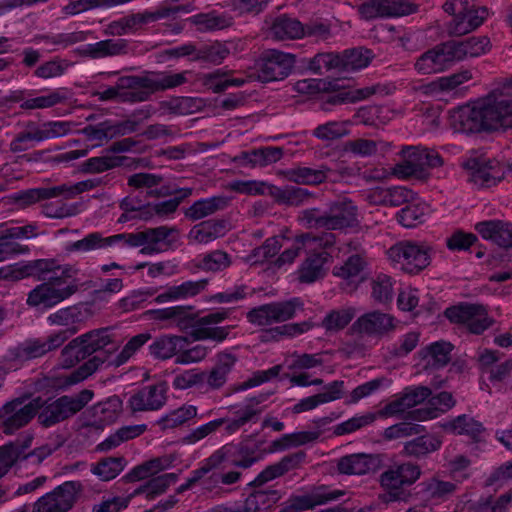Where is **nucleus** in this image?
<instances>
[{"label":"nucleus","instance_id":"obj_62","mask_svg":"<svg viewBox=\"0 0 512 512\" xmlns=\"http://www.w3.org/2000/svg\"><path fill=\"white\" fill-rule=\"evenodd\" d=\"M112 246V236L103 237L99 232L86 235L83 239L71 243L67 250L78 252H90Z\"/></svg>","mask_w":512,"mask_h":512},{"label":"nucleus","instance_id":"obj_31","mask_svg":"<svg viewBox=\"0 0 512 512\" xmlns=\"http://www.w3.org/2000/svg\"><path fill=\"white\" fill-rule=\"evenodd\" d=\"M332 172L331 168L321 165L317 169L299 166L287 169L281 173L286 180L298 185H320L327 181Z\"/></svg>","mask_w":512,"mask_h":512},{"label":"nucleus","instance_id":"obj_57","mask_svg":"<svg viewBox=\"0 0 512 512\" xmlns=\"http://www.w3.org/2000/svg\"><path fill=\"white\" fill-rule=\"evenodd\" d=\"M280 499L277 490H258L251 493L244 502L245 512H257L266 510Z\"/></svg>","mask_w":512,"mask_h":512},{"label":"nucleus","instance_id":"obj_34","mask_svg":"<svg viewBox=\"0 0 512 512\" xmlns=\"http://www.w3.org/2000/svg\"><path fill=\"white\" fill-rule=\"evenodd\" d=\"M50 325L64 327L62 331L73 336L80 331L84 322L82 309L76 305L58 309L47 317Z\"/></svg>","mask_w":512,"mask_h":512},{"label":"nucleus","instance_id":"obj_15","mask_svg":"<svg viewBox=\"0 0 512 512\" xmlns=\"http://www.w3.org/2000/svg\"><path fill=\"white\" fill-rule=\"evenodd\" d=\"M383 466L380 454L353 453L340 457L336 462L338 474L362 476L376 473Z\"/></svg>","mask_w":512,"mask_h":512},{"label":"nucleus","instance_id":"obj_19","mask_svg":"<svg viewBox=\"0 0 512 512\" xmlns=\"http://www.w3.org/2000/svg\"><path fill=\"white\" fill-rule=\"evenodd\" d=\"M167 386L160 382L148 385L133 394L129 401L132 412L155 411L162 408L167 400Z\"/></svg>","mask_w":512,"mask_h":512},{"label":"nucleus","instance_id":"obj_29","mask_svg":"<svg viewBox=\"0 0 512 512\" xmlns=\"http://www.w3.org/2000/svg\"><path fill=\"white\" fill-rule=\"evenodd\" d=\"M454 62L468 57H478L490 50V39L486 36L470 37L463 41H447Z\"/></svg>","mask_w":512,"mask_h":512},{"label":"nucleus","instance_id":"obj_32","mask_svg":"<svg viewBox=\"0 0 512 512\" xmlns=\"http://www.w3.org/2000/svg\"><path fill=\"white\" fill-rule=\"evenodd\" d=\"M236 361L237 358L232 353H218L214 366L208 373L205 372L204 382L212 390L222 388L227 382L228 375L232 371Z\"/></svg>","mask_w":512,"mask_h":512},{"label":"nucleus","instance_id":"obj_64","mask_svg":"<svg viewBox=\"0 0 512 512\" xmlns=\"http://www.w3.org/2000/svg\"><path fill=\"white\" fill-rule=\"evenodd\" d=\"M357 311L354 307H346L333 310L322 320V326L327 331H339L344 329L355 317Z\"/></svg>","mask_w":512,"mask_h":512},{"label":"nucleus","instance_id":"obj_14","mask_svg":"<svg viewBox=\"0 0 512 512\" xmlns=\"http://www.w3.org/2000/svg\"><path fill=\"white\" fill-rule=\"evenodd\" d=\"M344 495V490H331L326 485H319L313 487L307 494L291 496L281 512H302L312 510L317 506L336 501Z\"/></svg>","mask_w":512,"mask_h":512},{"label":"nucleus","instance_id":"obj_47","mask_svg":"<svg viewBox=\"0 0 512 512\" xmlns=\"http://www.w3.org/2000/svg\"><path fill=\"white\" fill-rule=\"evenodd\" d=\"M444 429L457 435H465L475 442L481 441L485 431L483 424L466 414L455 417L444 425Z\"/></svg>","mask_w":512,"mask_h":512},{"label":"nucleus","instance_id":"obj_60","mask_svg":"<svg viewBox=\"0 0 512 512\" xmlns=\"http://www.w3.org/2000/svg\"><path fill=\"white\" fill-rule=\"evenodd\" d=\"M29 276L36 278L38 281H49L50 276H58L57 272L62 274L61 266L54 259H38L26 263Z\"/></svg>","mask_w":512,"mask_h":512},{"label":"nucleus","instance_id":"obj_17","mask_svg":"<svg viewBox=\"0 0 512 512\" xmlns=\"http://www.w3.org/2000/svg\"><path fill=\"white\" fill-rule=\"evenodd\" d=\"M326 212L328 231H342L359 226L357 206L349 198L330 202Z\"/></svg>","mask_w":512,"mask_h":512},{"label":"nucleus","instance_id":"obj_9","mask_svg":"<svg viewBox=\"0 0 512 512\" xmlns=\"http://www.w3.org/2000/svg\"><path fill=\"white\" fill-rule=\"evenodd\" d=\"M296 63V56L277 49L261 53L256 61L258 79L262 82L281 81L287 78Z\"/></svg>","mask_w":512,"mask_h":512},{"label":"nucleus","instance_id":"obj_55","mask_svg":"<svg viewBox=\"0 0 512 512\" xmlns=\"http://www.w3.org/2000/svg\"><path fill=\"white\" fill-rule=\"evenodd\" d=\"M429 212V206L422 201H410L407 205L402 208L397 218L401 225L404 227H414L424 221L425 216Z\"/></svg>","mask_w":512,"mask_h":512},{"label":"nucleus","instance_id":"obj_50","mask_svg":"<svg viewBox=\"0 0 512 512\" xmlns=\"http://www.w3.org/2000/svg\"><path fill=\"white\" fill-rule=\"evenodd\" d=\"M273 197L279 204L288 206H302L315 199V194L308 189L294 186L277 188Z\"/></svg>","mask_w":512,"mask_h":512},{"label":"nucleus","instance_id":"obj_11","mask_svg":"<svg viewBox=\"0 0 512 512\" xmlns=\"http://www.w3.org/2000/svg\"><path fill=\"white\" fill-rule=\"evenodd\" d=\"M445 316L453 323L464 325L470 333L481 334L492 326L493 319L480 304H460L445 310Z\"/></svg>","mask_w":512,"mask_h":512},{"label":"nucleus","instance_id":"obj_33","mask_svg":"<svg viewBox=\"0 0 512 512\" xmlns=\"http://www.w3.org/2000/svg\"><path fill=\"white\" fill-rule=\"evenodd\" d=\"M343 389V381H333L325 386V392L301 399L297 404L293 406L292 411L295 414H299L313 410L320 404L338 400L343 396Z\"/></svg>","mask_w":512,"mask_h":512},{"label":"nucleus","instance_id":"obj_41","mask_svg":"<svg viewBox=\"0 0 512 512\" xmlns=\"http://www.w3.org/2000/svg\"><path fill=\"white\" fill-rule=\"evenodd\" d=\"M229 230V224L225 220L204 221L195 225L189 238L199 244H207L220 237H223Z\"/></svg>","mask_w":512,"mask_h":512},{"label":"nucleus","instance_id":"obj_26","mask_svg":"<svg viewBox=\"0 0 512 512\" xmlns=\"http://www.w3.org/2000/svg\"><path fill=\"white\" fill-rule=\"evenodd\" d=\"M32 437L28 436L23 442L15 441L7 444V449L12 454L11 468L20 462H29L39 466L48 456L52 454L49 446H41L30 452L26 450L31 446Z\"/></svg>","mask_w":512,"mask_h":512},{"label":"nucleus","instance_id":"obj_48","mask_svg":"<svg viewBox=\"0 0 512 512\" xmlns=\"http://www.w3.org/2000/svg\"><path fill=\"white\" fill-rule=\"evenodd\" d=\"M229 204L225 196H214L194 202L185 212V216L192 220H200L218 211L224 210Z\"/></svg>","mask_w":512,"mask_h":512},{"label":"nucleus","instance_id":"obj_35","mask_svg":"<svg viewBox=\"0 0 512 512\" xmlns=\"http://www.w3.org/2000/svg\"><path fill=\"white\" fill-rule=\"evenodd\" d=\"M431 393V389L426 386L406 388L400 398L388 403L384 407V413L387 415L402 413L406 409L421 404L431 396Z\"/></svg>","mask_w":512,"mask_h":512},{"label":"nucleus","instance_id":"obj_4","mask_svg":"<svg viewBox=\"0 0 512 512\" xmlns=\"http://www.w3.org/2000/svg\"><path fill=\"white\" fill-rule=\"evenodd\" d=\"M79 338H82L81 343L84 346L87 357L101 351H104V353L103 355L93 356L76 370L63 376V382L59 384L61 387L71 386L85 380L98 370L107 361L108 356L117 349L112 335L107 328L92 330L80 335Z\"/></svg>","mask_w":512,"mask_h":512},{"label":"nucleus","instance_id":"obj_23","mask_svg":"<svg viewBox=\"0 0 512 512\" xmlns=\"http://www.w3.org/2000/svg\"><path fill=\"white\" fill-rule=\"evenodd\" d=\"M267 396L264 394H260L258 396L250 398L247 403L240 408L235 414L236 417L233 419L230 418H220L224 421V429L228 435H232L236 433L240 428L249 424V423H257L260 415L263 412V408L260 406L266 400Z\"/></svg>","mask_w":512,"mask_h":512},{"label":"nucleus","instance_id":"obj_59","mask_svg":"<svg viewBox=\"0 0 512 512\" xmlns=\"http://www.w3.org/2000/svg\"><path fill=\"white\" fill-rule=\"evenodd\" d=\"M422 492L430 499L444 500L454 494L457 490V484L451 481H443L432 477L420 484Z\"/></svg>","mask_w":512,"mask_h":512},{"label":"nucleus","instance_id":"obj_18","mask_svg":"<svg viewBox=\"0 0 512 512\" xmlns=\"http://www.w3.org/2000/svg\"><path fill=\"white\" fill-rule=\"evenodd\" d=\"M395 329L394 317L381 311H370L358 317L351 330L358 334L381 337Z\"/></svg>","mask_w":512,"mask_h":512},{"label":"nucleus","instance_id":"obj_27","mask_svg":"<svg viewBox=\"0 0 512 512\" xmlns=\"http://www.w3.org/2000/svg\"><path fill=\"white\" fill-rule=\"evenodd\" d=\"M129 48L127 39H106L86 45L80 50V54L92 59L125 56L129 53Z\"/></svg>","mask_w":512,"mask_h":512},{"label":"nucleus","instance_id":"obj_36","mask_svg":"<svg viewBox=\"0 0 512 512\" xmlns=\"http://www.w3.org/2000/svg\"><path fill=\"white\" fill-rule=\"evenodd\" d=\"M488 15V9L485 6H481L477 7L476 11L456 16L448 25V33L451 36L458 37L468 34L481 26Z\"/></svg>","mask_w":512,"mask_h":512},{"label":"nucleus","instance_id":"obj_61","mask_svg":"<svg viewBox=\"0 0 512 512\" xmlns=\"http://www.w3.org/2000/svg\"><path fill=\"white\" fill-rule=\"evenodd\" d=\"M196 416V406L183 405L163 416L158 421V424L162 429H173L186 423L188 420L195 418Z\"/></svg>","mask_w":512,"mask_h":512},{"label":"nucleus","instance_id":"obj_16","mask_svg":"<svg viewBox=\"0 0 512 512\" xmlns=\"http://www.w3.org/2000/svg\"><path fill=\"white\" fill-rule=\"evenodd\" d=\"M39 400L32 399L29 403L23 404L21 399H14L2 407L4 420L2 431L5 434H12L16 430L27 425L37 415Z\"/></svg>","mask_w":512,"mask_h":512},{"label":"nucleus","instance_id":"obj_40","mask_svg":"<svg viewBox=\"0 0 512 512\" xmlns=\"http://www.w3.org/2000/svg\"><path fill=\"white\" fill-rule=\"evenodd\" d=\"M269 34L273 39L279 41L301 39L303 38V24L295 18L280 15L273 20Z\"/></svg>","mask_w":512,"mask_h":512},{"label":"nucleus","instance_id":"obj_49","mask_svg":"<svg viewBox=\"0 0 512 512\" xmlns=\"http://www.w3.org/2000/svg\"><path fill=\"white\" fill-rule=\"evenodd\" d=\"M145 24H148L145 12L134 13L110 22L104 33L105 35L120 37L136 32Z\"/></svg>","mask_w":512,"mask_h":512},{"label":"nucleus","instance_id":"obj_10","mask_svg":"<svg viewBox=\"0 0 512 512\" xmlns=\"http://www.w3.org/2000/svg\"><path fill=\"white\" fill-rule=\"evenodd\" d=\"M83 491L80 481H66L33 504L32 512H68Z\"/></svg>","mask_w":512,"mask_h":512},{"label":"nucleus","instance_id":"obj_24","mask_svg":"<svg viewBox=\"0 0 512 512\" xmlns=\"http://www.w3.org/2000/svg\"><path fill=\"white\" fill-rule=\"evenodd\" d=\"M367 266L366 258L363 254L357 253L349 256L342 264L333 268V275L341 278L350 292L364 280V271Z\"/></svg>","mask_w":512,"mask_h":512},{"label":"nucleus","instance_id":"obj_58","mask_svg":"<svg viewBox=\"0 0 512 512\" xmlns=\"http://www.w3.org/2000/svg\"><path fill=\"white\" fill-rule=\"evenodd\" d=\"M86 38L87 32L76 31L56 35H40L36 37V40L44 42L50 51H55L57 48H67L70 45L83 42Z\"/></svg>","mask_w":512,"mask_h":512},{"label":"nucleus","instance_id":"obj_13","mask_svg":"<svg viewBox=\"0 0 512 512\" xmlns=\"http://www.w3.org/2000/svg\"><path fill=\"white\" fill-rule=\"evenodd\" d=\"M298 306H300L298 299L261 305L251 309L247 313V319L252 324L258 326H267L277 322H284L294 317Z\"/></svg>","mask_w":512,"mask_h":512},{"label":"nucleus","instance_id":"obj_8","mask_svg":"<svg viewBox=\"0 0 512 512\" xmlns=\"http://www.w3.org/2000/svg\"><path fill=\"white\" fill-rule=\"evenodd\" d=\"M419 465L403 462L388 467L379 476V484L386 492L385 501H399L403 498L405 486H411L421 476Z\"/></svg>","mask_w":512,"mask_h":512},{"label":"nucleus","instance_id":"obj_2","mask_svg":"<svg viewBox=\"0 0 512 512\" xmlns=\"http://www.w3.org/2000/svg\"><path fill=\"white\" fill-rule=\"evenodd\" d=\"M190 71L146 72L144 75L122 76L114 86L94 93L100 101L116 100L122 103L147 101L151 94L179 87L188 82Z\"/></svg>","mask_w":512,"mask_h":512},{"label":"nucleus","instance_id":"obj_38","mask_svg":"<svg viewBox=\"0 0 512 512\" xmlns=\"http://www.w3.org/2000/svg\"><path fill=\"white\" fill-rule=\"evenodd\" d=\"M452 349L453 346L449 342L437 341L422 348L418 356L425 362V369H438L449 363Z\"/></svg>","mask_w":512,"mask_h":512},{"label":"nucleus","instance_id":"obj_30","mask_svg":"<svg viewBox=\"0 0 512 512\" xmlns=\"http://www.w3.org/2000/svg\"><path fill=\"white\" fill-rule=\"evenodd\" d=\"M455 404L456 401L453 395L450 392L443 391L430 397L427 406L409 412L408 417L416 421L434 419L438 417L440 413H445L453 408Z\"/></svg>","mask_w":512,"mask_h":512},{"label":"nucleus","instance_id":"obj_1","mask_svg":"<svg viewBox=\"0 0 512 512\" xmlns=\"http://www.w3.org/2000/svg\"><path fill=\"white\" fill-rule=\"evenodd\" d=\"M450 124L454 131L466 134L512 128V94L493 90L473 105L454 110Z\"/></svg>","mask_w":512,"mask_h":512},{"label":"nucleus","instance_id":"obj_51","mask_svg":"<svg viewBox=\"0 0 512 512\" xmlns=\"http://www.w3.org/2000/svg\"><path fill=\"white\" fill-rule=\"evenodd\" d=\"M122 409V401L119 397H111L92 407V414L95 418L93 425L102 426L114 422Z\"/></svg>","mask_w":512,"mask_h":512},{"label":"nucleus","instance_id":"obj_3","mask_svg":"<svg viewBox=\"0 0 512 512\" xmlns=\"http://www.w3.org/2000/svg\"><path fill=\"white\" fill-rule=\"evenodd\" d=\"M78 269L71 265H64L62 274L50 276L49 281L36 285L27 295L26 305L35 309H51L70 298L79 290L75 280L68 282V279L75 277Z\"/></svg>","mask_w":512,"mask_h":512},{"label":"nucleus","instance_id":"obj_21","mask_svg":"<svg viewBox=\"0 0 512 512\" xmlns=\"http://www.w3.org/2000/svg\"><path fill=\"white\" fill-rule=\"evenodd\" d=\"M454 63L447 42L424 52L416 61L415 69L422 75L442 72Z\"/></svg>","mask_w":512,"mask_h":512},{"label":"nucleus","instance_id":"obj_5","mask_svg":"<svg viewBox=\"0 0 512 512\" xmlns=\"http://www.w3.org/2000/svg\"><path fill=\"white\" fill-rule=\"evenodd\" d=\"M93 395L91 390L84 389L77 394L63 395L57 399L45 400L36 397L34 400H39L38 422L46 428L63 422L80 412L92 400Z\"/></svg>","mask_w":512,"mask_h":512},{"label":"nucleus","instance_id":"obj_44","mask_svg":"<svg viewBox=\"0 0 512 512\" xmlns=\"http://www.w3.org/2000/svg\"><path fill=\"white\" fill-rule=\"evenodd\" d=\"M207 280L187 281L177 286H171L163 293L157 295L154 301L162 304L170 301H177L193 297L202 292L207 286Z\"/></svg>","mask_w":512,"mask_h":512},{"label":"nucleus","instance_id":"obj_43","mask_svg":"<svg viewBox=\"0 0 512 512\" xmlns=\"http://www.w3.org/2000/svg\"><path fill=\"white\" fill-rule=\"evenodd\" d=\"M203 99L197 97H174L159 103V109L163 115H190L203 109Z\"/></svg>","mask_w":512,"mask_h":512},{"label":"nucleus","instance_id":"obj_46","mask_svg":"<svg viewBox=\"0 0 512 512\" xmlns=\"http://www.w3.org/2000/svg\"><path fill=\"white\" fill-rule=\"evenodd\" d=\"M283 156V149L280 147H264L252 151L242 152L235 160L243 165L251 167H264L279 161Z\"/></svg>","mask_w":512,"mask_h":512},{"label":"nucleus","instance_id":"obj_39","mask_svg":"<svg viewBox=\"0 0 512 512\" xmlns=\"http://www.w3.org/2000/svg\"><path fill=\"white\" fill-rule=\"evenodd\" d=\"M330 254L326 251L309 255L298 270V280L301 283H313L324 277V265L327 263Z\"/></svg>","mask_w":512,"mask_h":512},{"label":"nucleus","instance_id":"obj_6","mask_svg":"<svg viewBox=\"0 0 512 512\" xmlns=\"http://www.w3.org/2000/svg\"><path fill=\"white\" fill-rule=\"evenodd\" d=\"M256 462L257 457L254 451L247 446L242 444H225L205 459L200 468L193 471L192 477L187 479L185 485L181 486V490L191 487L205 474L222 467L224 464H228L231 467L248 469Z\"/></svg>","mask_w":512,"mask_h":512},{"label":"nucleus","instance_id":"obj_63","mask_svg":"<svg viewBox=\"0 0 512 512\" xmlns=\"http://www.w3.org/2000/svg\"><path fill=\"white\" fill-rule=\"evenodd\" d=\"M372 59L370 50L363 48H354L345 50L342 53V71H355L365 68Z\"/></svg>","mask_w":512,"mask_h":512},{"label":"nucleus","instance_id":"obj_7","mask_svg":"<svg viewBox=\"0 0 512 512\" xmlns=\"http://www.w3.org/2000/svg\"><path fill=\"white\" fill-rule=\"evenodd\" d=\"M430 250L425 243L401 241L387 250V256L403 272L418 274L430 264Z\"/></svg>","mask_w":512,"mask_h":512},{"label":"nucleus","instance_id":"obj_56","mask_svg":"<svg viewBox=\"0 0 512 512\" xmlns=\"http://www.w3.org/2000/svg\"><path fill=\"white\" fill-rule=\"evenodd\" d=\"M378 93H387L386 87L381 84H375L364 88L341 91L333 96L329 102L333 104L355 103L368 99Z\"/></svg>","mask_w":512,"mask_h":512},{"label":"nucleus","instance_id":"obj_37","mask_svg":"<svg viewBox=\"0 0 512 512\" xmlns=\"http://www.w3.org/2000/svg\"><path fill=\"white\" fill-rule=\"evenodd\" d=\"M477 232L500 247H512V225L502 221H484L476 224Z\"/></svg>","mask_w":512,"mask_h":512},{"label":"nucleus","instance_id":"obj_22","mask_svg":"<svg viewBox=\"0 0 512 512\" xmlns=\"http://www.w3.org/2000/svg\"><path fill=\"white\" fill-rule=\"evenodd\" d=\"M192 306H171L162 309L147 310L144 315L155 322L164 323L165 327L175 326L180 331H186L191 327Z\"/></svg>","mask_w":512,"mask_h":512},{"label":"nucleus","instance_id":"obj_54","mask_svg":"<svg viewBox=\"0 0 512 512\" xmlns=\"http://www.w3.org/2000/svg\"><path fill=\"white\" fill-rule=\"evenodd\" d=\"M127 460L123 456L105 457L91 466V473L102 481L116 478L126 467Z\"/></svg>","mask_w":512,"mask_h":512},{"label":"nucleus","instance_id":"obj_53","mask_svg":"<svg viewBox=\"0 0 512 512\" xmlns=\"http://www.w3.org/2000/svg\"><path fill=\"white\" fill-rule=\"evenodd\" d=\"M60 191L58 186L32 188L17 192L13 199L19 207L26 208L42 200L60 197Z\"/></svg>","mask_w":512,"mask_h":512},{"label":"nucleus","instance_id":"obj_20","mask_svg":"<svg viewBox=\"0 0 512 512\" xmlns=\"http://www.w3.org/2000/svg\"><path fill=\"white\" fill-rule=\"evenodd\" d=\"M463 167L471 171V180L482 187L496 185L504 177L503 167L493 160L468 159Z\"/></svg>","mask_w":512,"mask_h":512},{"label":"nucleus","instance_id":"obj_45","mask_svg":"<svg viewBox=\"0 0 512 512\" xmlns=\"http://www.w3.org/2000/svg\"><path fill=\"white\" fill-rule=\"evenodd\" d=\"M442 441L433 434L420 435L404 443L402 454L407 457L424 458L440 449Z\"/></svg>","mask_w":512,"mask_h":512},{"label":"nucleus","instance_id":"obj_12","mask_svg":"<svg viewBox=\"0 0 512 512\" xmlns=\"http://www.w3.org/2000/svg\"><path fill=\"white\" fill-rule=\"evenodd\" d=\"M229 316L228 310H220L209 313L203 317H197L192 313L191 337L196 341L213 340L216 342L224 341L233 326H217Z\"/></svg>","mask_w":512,"mask_h":512},{"label":"nucleus","instance_id":"obj_52","mask_svg":"<svg viewBox=\"0 0 512 512\" xmlns=\"http://www.w3.org/2000/svg\"><path fill=\"white\" fill-rule=\"evenodd\" d=\"M129 160L126 156L103 155L92 157L81 164V171L88 174L103 173L105 171L126 165Z\"/></svg>","mask_w":512,"mask_h":512},{"label":"nucleus","instance_id":"obj_25","mask_svg":"<svg viewBox=\"0 0 512 512\" xmlns=\"http://www.w3.org/2000/svg\"><path fill=\"white\" fill-rule=\"evenodd\" d=\"M145 248L142 254L150 255L168 250L178 239V230L174 227L159 226L144 230Z\"/></svg>","mask_w":512,"mask_h":512},{"label":"nucleus","instance_id":"obj_42","mask_svg":"<svg viewBox=\"0 0 512 512\" xmlns=\"http://www.w3.org/2000/svg\"><path fill=\"white\" fill-rule=\"evenodd\" d=\"M188 338L179 335H161L149 346L150 354L157 359L167 360L180 353Z\"/></svg>","mask_w":512,"mask_h":512},{"label":"nucleus","instance_id":"obj_28","mask_svg":"<svg viewBox=\"0 0 512 512\" xmlns=\"http://www.w3.org/2000/svg\"><path fill=\"white\" fill-rule=\"evenodd\" d=\"M173 462L174 457L172 455L152 458L135 466L125 474L122 479L126 483L138 482L149 478L152 479L160 472L170 468Z\"/></svg>","mask_w":512,"mask_h":512}]
</instances>
